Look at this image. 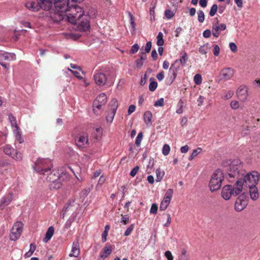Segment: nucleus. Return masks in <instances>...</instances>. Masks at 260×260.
I'll list each match as a JSON object with an SVG mask.
<instances>
[{"mask_svg": "<svg viewBox=\"0 0 260 260\" xmlns=\"http://www.w3.org/2000/svg\"><path fill=\"white\" fill-rule=\"evenodd\" d=\"M67 0H51L54 9L50 14V18L54 22H59L66 17V8L68 6Z\"/></svg>", "mask_w": 260, "mask_h": 260, "instance_id": "obj_1", "label": "nucleus"}, {"mask_svg": "<svg viewBox=\"0 0 260 260\" xmlns=\"http://www.w3.org/2000/svg\"><path fill=\"white\" fill-rule=\"evenodd\" d=\"M225 171L227 172L230 178H236L239 180L244 175V171L242 170V165L239 159H235L231 162L225 161L222 164Z\"/></svg>", "mask_w": 260, "mask_h": 260, "instance_id": "obj_2", "label": "nucleus"}, {"mask_svg": "<svg viewBox=\"0 0 260 260\" xmlns=\"http://www.w3.org/2000/svg\"><path fill=\"white\" fill-rule=\"evenodd\" d=\"M68 6L66 8V18L68 21L72 24L77 22V19L83 16L84 14L82 8L67 0Z\"/></svg>", "mask_w": 260, "mask_h": 260, "instance_id": "obj_3", "label": "nucleus"}, {"mask_svg": "<svg viewBox=\"0 0 260 260\" xmlns=\"http://www.w3.org/2000/svg\"><path fill=\"white\" fill-rule=\"evenodd\" d=\"M47 175L46 180L50 183L49 187L51 189H58L60 188L61 186V181H63L66 180H68L69 176L66 173H61L60 174L59 172L57 171L50 170V172L48 173V174L46 173Z\"/></svg>", "mask_w": 260, "mask_h": 260, "instance_id": "obj_4", "label": "nucleus"}, {"mask_svg": "<svg viewBox=\"0 0 260 260\" xmlns=\"http://www.w3.org/2000/svg\"><path fill=\"white\" fill-rule=\"evenodd\" d=\"M242 181H237L235 187L231 185H225L222 189L221 196L225 200L230 199L232 196H236L240 194L242 190Z\"/></svg>", "mask_w": 260, "mask_h": 260, "instance_id": "obj_5", "label": "nucleus"}, {"mask_svg": "<svg viewBox=\"0 0 260 260\" xmlns=\"http://www.w3.org/2000/svg\"><path fill=\"white\" fill-rule=\"evenodd\" d=\"M223 180L224 175L222 171L220 169L215 170L212 174L209 183L210 190L213 192L220 189Z\"/></svg>", "mask_w": 260, "mask_h": 260, "instance_id": "obj_6", "label": "nucleus"}, {"mask_svg": "<svg viewBox=\"0 0 260 260\" xmlns=\"http://www.w3.org/2000/svg\"><path fill=\"white\" fill-rule=\"evenodd\" d=\"M38 2L28 1L26 3L25 6L31 11H38L40 9L44 10H49L52 8L51 0H37Z\"/></svg>", "mask_w": 260, "mask_h": 260, "instance_id": "obj_7", "label": "nucleus"}, {"mask_svg": "<svg viewBox=\"0 0 260 260\" xmlns=\"http://www.w3.org/2000/svg\"><path fill=\"white\" fill-rule=\"evenodd\" d=\"M52 167V161L49 158H39L35 164L34 169L41 175L48 174Z\"/></svg>", "mask_w": 260, "mask_h": 260, "instance_id": "obj_8", "label": "nucleus"}, {"mask_svg": "<svg viewBox=\"0 0 260 260\" xmlns=\"http://www.w3.org/2000/svg\"><path fill=\"white\" fill-rule=\"evenodd\" d=\"M259 178L258 173L256 171H252L247 174H245V172H244L243 176L241 177L239 179V180L242 181V189H243L244 184H245L246 186L247 185L248 187L250 186V185H256L259 180ZM237 181H239V180Z\"/></svg>", "mask_w": 260, "mask_h": 260, "instance_id": "obj_9", "label": "nucleus"}, {"mask_svg": "<svg viewBox=\"0 0 260 260\" xmlns=\"http://www.w3.org/2000/svg\"><path fill=\"white\" fill-rule=\"evenodd\" d=\"M107 102L106 95L104 93H101L94 101L93 103V111L96 115L101 114V109L105 105Z\"/></svg>", "mask_w": 260, "mask_h": 260, "instance_id": "obj_10", "label": "nucleus"}, {"mask_svg": "<svg viewBox=\"0 0 260 260\" xmlns=\"http://www.w3.org/2000/svg\"><path fill=\"white\" fill-rule=\"evenodd\" d=\"M23 227V224L21 221H17L14 224L10 235L11 240L16 241L20 238Z\"/></svg>", "mask_w": 260, "mask_h": 260, "instance_id": "obj_11", "label": "nucleus"}, {"mask_svg": "<svg viewBox=\"0 0 260 260\" xmlns=\"http://www.w3.org/2000/svg\"><path fill=\"white\" fill-rule=\"evenodd\" d=\"M118 107V101L115 99H112L109 104V111L106 117L107 122L111 123L113 121Z\"/></svg>", "mask_w": 260, "mask_h": 260, "instance_id": "obj_12", "label": "nucleus"}, {"mask_svg": "<svg viewBox=\"0 0 260 260\" xmlns=\"http://www.w3.org/2000/svg\"><path fill=\"white\" fill-rule=\"evenodd\" d=\"M75 142L79 148H87L89 144L88 134L85 132L79 133L75 138Z\"/></svg>", "mask_w": 260, "mask_h": 260, "instance_id": "obj_13", "label": "nucleus"}, {"mask_svg": "<svg viewBox=\"0 0 260 260\" xmlns=\"http://www.w3.org/2000/svg\"><path fill=\"white\" fill-rule=\"evenodd\" d=\"M16 59V55L13 53L5 52L0 54V64L5 69L9 66V62Z\"/></svg>", "mask_w": 260, "mask_h": 260, "instance_id": "obj_14", "label": "nucleus"}, {"mask_svg": "<svg viewBox=\"0 0 260 260\" xmlns=\"http://www.w3.org/2000/svg\"><path fill=\"white\" fill-rule=\"evenodd\" d=\"M77 27L80 31H85L90 28V23L89 21V16L87 15H84L80 18L77 19Z\"/></svg>", "mask_w": 260, "mask_h": 260, "instance_id": "obj_15", "label": "nucleus"}, {"mask_svg": "<svg viewBox=\"0 0 260 260\" xmlns=\"http://www.w3.org/2000/svg\"><path fill=\"white\" fill-rule=\"evenodd\" d=\"M4 152L6 154L10 155L16 160H20L22 158L21 154L17 150H14L10 145H6L4 147Z\"/></svg>", "mask_w": 260, "mask_h": 260, "instance_id": "obj_16", "label": "nucleus"}, {"mask_svg": "<svg viewBox=\"0 0 260 260\" xmlns=\"http://www.w3.org/2000/svg\"><path fill=\"white\" fill-rule=\"evenodd\" d=\"M180 69V64H179L178 60H176L173 63L169 69V74H170V84L175 80L177 72Z\"/></svg>", "mask_w": 260, "mask_h": 260, "instance_id": "obj_17", "label": "nucleus"}, {"mask_svg": "<svg viewBox=\"0 0 260 260\" xmlns=\"http://www.w3.org/2000/svg\"><path fill=\"white\" fill-rule=\"evenodd\" d=\"M215 20L216 22H214L212 24V32L214 37L218 38L220 35V31L225 30L226 26L224 23L219 24L217 18Z\"/></svg>", "mask_w": 260, "mask_h": 260, "instance_id": "obj_18", "label": "nucleus"}, {"mask_svg": "<svg viewBox=\"0 0 260 260\" xmlns=\"http://www.w3.org/2000/svg\"><path fill=\"white\" fill-rule=\"evenodd\" d=\"M238 99L244 102L246 101L248 96V88L245 85L240 86L237 91Z\"/></svg>", "mask_w": 260, "mask_h": 260, "instance_id": "obj_19", "label": "nucleus"}, {"mask_svg": "<svg viewBox=\"0 0 260 260\" xmlns=\"http://www.w3.org/2000/svg\"><path fill=\"white\" fill-rule=\"evenodd\" d=\"M95 83L99 86H103L106 84L107 78L106 75L103 73H96L93 76Z\"/></svg>", "mask_w": 260, "mask_h": 260, "instance_id": "obj_20", "label": "nucleus"}, {"mask_svg": "<svg viewBox=\"0 0 260 260\" xmlns=\"http://www.w3.org/2000/svg\"><path fill=\"white\" fill-rule=\"evenodd\" d=\"M234 73V70L231 68L223 69L220 73L221 79L226 81L231 79Z\"/></svg>", "mask_w": 260, "mask_h": 260, "instance_id": "obj_21", "label": "nucleus"}, {"mask_svg": "<svg viewBox=\"0 0 260 260\" xmlns=\"http://www.w3.org/2000/svg\"><path fill=\"white\" fill-rule=\"evenodd\" d=\"M13 200V194L9 193L0 200V210L4 209Z\"/></svg>", "mask_w": 260, "mask_h": 260, "instance_id": "obj_22", "label": "nucleus"}, {"mask_svg": "<svg viewBox=\"0 0 260 260\" xmlns=\"http://www.w3.org/2000/svg\"><path fill=\"white\" fill-rule=\"evenodd\" d=\"M113 246L109 244H106L105 246L103 249L102 251L100 253V257L104 259L110 255L112 251Z\"/></svg>", "mask_w": 260, "mask_h": 260, "instance_id": "obj_23", "label": "nucleus"}, {"mask_svg": "<svg viewBox=\"0 0 260 260\" xmlns=\"http://www.w3.org/2000/svg\"><path fill=\"white\" fill-rule=\"evenodd\" d=\"M80 247L78 241H74L73 243L72 248L69 256L70 257H77L80 254Z\"/></svg>", "mask_w": 260, "mask_h": 260, "instance_id": "obj_24", "label": "nucleus"}, {"mask_svg": "<svg viewBox=\"0 0 260 260\" xmlns=\"http://www.w3.org/2000/svg\"><path fill=\"white\" fill-rule=\"evenodd\" d=\"M246 201L238 198L235 202V209L237 211H241L243 210L246 206Z\"/></svg>", "mask_w": 260, "mask_h": 260, "instance_id": "obj_25", "label": "nucleus"}, {"mask_svg": "<svg viewBox=\"0 0 260 260\" xmlns=\"http://www.w3.org/2000/svg\"><path fill=\"white\" fill-rule=\"evenodd\" d=\"M249 188V193L250 198L252 200H256L258 198V191L257 188L255 186H251L248 187Z\"/></svg>", "mask_w": 260, "mask_h": 260, "instance_id": "obj_26", "label": "nucleus"}, {"mask_svg": "<svg viewBox=\"0 0 260 260\" xmlns=\"http://www.w3.org/2000/svg\"><path fill=\"white\" fill-rule=\"evenodd\" d=\"M92 136L96 141H100L102 138L103 135V130L101 126H98L95 128L92 133Z\"/></svg>", "mask_w": 260, "mask_h": 260, "instance_id": "obj_27", "label": "nucleus"}, {"mask_svg": "<svg viewBox=\"0 0 260 260\" xmlns=\"http://www.w3.org/2000/svg\"><path fill=\"white\" fill-rule=\"evenodd\" d=\"M152 114L150 111H147L144 113V121L145 122L146 124L148 126H150L152 124Z\"/></svg>", "mask_w": 260, "mask_h": 260, "instance_id": "obj_28", "label": "nucleus"}, {"mask_svg": "<svg viewBox=\"0 0 260 260\" xmlns=\"http://www.w3.org/2000/svg\"><path fill=\"white\" fill-rule=\"evenodd\" d=\"M54 233V229L52 226H50L47 231L45 237L44 238V242H47L51 239Z\"/></svg>", "mask_w": 260, "mask_h": 260, "instance_id": "obj_29", "label": "nucleus"}, {"mask_svg": "<svg viewBox=\"0 0 260 260\" xmlns=\"http://www.w3.org/2000/svg\"><path fill=\"white\" fill-rule=\"evenodd\" d=\"M140 59L136 60V67L137 68H141L143 64V61L147 58V55L145 53L141 52Z\"/></svg>", "mask_w": 260, "mask_h": 260, "instance_id": "obj_30", "label": "nucleus"}, {"mask_svg": "<svg viewBox=\"0 0 260 260\" xmlns=\"http://www.w3.org/2000/svg\"><path fill=\"white\" fill-rule=\"evenodd\" d=\"M182 55L180 59L178 60L179 64L182 66H184L188 60V56L187 53L185 52H183L181 53Z\"/></svg>", "mask_w": 260, "mask_h": 260, "instance_id": "obj_31", "label": "nucleus"}, {"mask_svg": "<svg viewBox=\"0 0 260 260\" xmlns=\"http://www.w3.org/2000/svg\"><path fill=\"white\" fill-rule=\"evenodd\" d=\"M9 119L11 122L12 127H15L16 128V129H15L14 131H18L19 129V127L17 125V121L15 117L12 114H9Z\"/></svg>", "mask_w": 260, "mask_h": 260, "instance_id": "obj_32", "label": "nucleus"}, {"mask_svg": "<svg viewBox=\"0 0 260 260\" xmlns=\"http://www.w3.org/2000/svg\"><path fill=\"white\" fill-rule=\"evenodd\" d=\"M209 45L208 43H206L201 46L199 49V51L202 54H206L207 52L209 50Z\"/></svg>", "mask_w": 260, "mask_h": 260, "instance_id": "obj_33", "label": "nucleus"}, {"mask_svg": "<svg viewBox=\"0 0 260 260\" xmlns=\"http://www.w3.org/2000/svg\"><path fill=\"white\" fill-rule=\"evenodd\" d=\"M170 202L171 201H169L168 200L163 199L159 206L160 210L165 211L167 208Z\"/></svg>", "mask_w": 260, "mask_h": 260, "instance_id": "obj_34", "label": "nucleus"}, {"mask_svg": "<svg viewBox=\"0 0 260 260\" xmlns=\"http://www.w3.org/2000/svg\"><path fill=\"white\" fill-rule=\"evenodd\" d=\"M156 181L157 182H159L162 179V177H164V176L165 175V173L163 171H161L159 168L156 170Z\"/></svg>", "mask_w": 260, "mask_h": 260, "instance_id": "obj_35", "label": "nucleus"}, {"mask_svg": "<svg viewBox=\"0 0 260 260\" xmlns=\"http://www.w3.org/2000/svg\"><path fill=\"white\" fill-rule=\"evenodd\" d=\"M164 44L163 34L161 32H159L157 36V45L158 46H162Z\"/></svg>", "mask_w": 260, "mask_h": 260, "instance_id": "obj_36", "label": "nucleus"}, {"mask_svg": "<svg viewBox=\"0 0 260 260\" xmlns=\"http://www.w3.org/2000/svg\"><path fill=\"white\" fill-rule=\"evenodd\" d=\"M173 194V190L172 189L169 188L166 191L164 199L168 200L169 201H171Z\"/></svg>", "mask_w": 260, "mask_h": 260, "instance_id": "obj_37", "label": "nucleus"}, {"mask_svg": "<svg viewBox=\"0 0 260 260\" xmlns=\"http://www.w3.org/2000/svg\"><path fill=\"white\" fill-rule=\"evenodd\" d=\"M201 150L202 149L200 147H198L196 149L193 150L191 154L189 157V160H192L196 156L198 155V154H199L201 152Z\"/></svg>", "mask_w": 260, "mask_h": 260, "instance_id": "obj_38", "label": "nucleus"}, {"mask_svg": "<svg viewBox=\"0 0 260 260\" xmlns=\"http://www.w3.org/2000/svg\"><path fill=\"white\" fill-rule=\"evenodd\" d=\"M197 14L198 21L201 23L203 22L205 20V15L204 12L202 10H199L198 11Z\"/></svg>", "mask_w": 260, "mask_h": 260, "instance_id": "obj_39", "label": "nucleus"}, {"mask_svg": "<svg viewBox=\"0 0 260 260\" xmlns=\"http://www.w3.org/2000/svg\"><path fill=\"white\" fill-rule=\"evenodd\" d=\"M170 151V147L168 144H165L163 146L162 149V153L165 156H167L169 154Z\"/></svg>", "mask_w": 260, "mask_h": 260, "instance_id": "obj_40", "label": "nucleus"}, {"mask_svg": "<svg viewBox=\"0 0 260 260\" xmlns=\"http://www.w3.org/2000/svg\"><path fill=\"white\" fill-rule=\"evenodd\" d=\"M218 10V6L216 4H214L211 8L209 12V15L213 17L215 15Z\"/></svg>", "mask_w": 260, "mask_h": 260, "instance_id": "obj_41", "label": "nucleus"}, {"mask_svg": "<svg viewBox=\"0 0 260 260\" xmlns=\"http://www.w3.org/2000/svg\"><path fill=\"white\" fill-rule=\"evenodd\" d=\"M135 228V224H131L126 230V231L124 232V236H129L132 231L134 230Z\"/></svg>", "mask_w": 260, "mask_h": 260, "instance_id": "obj_42", "label": "nucleus"}, {"mask_svg": "<svg viewBox=\"0 0 260 260\" xmlns=\"http://www.w3.org/2000/svg\"><path fill=\"white\" fill-rule=\"evenodd\" d=\"M16 131V141L19 143H22L23 142V139L21 135L20 132L19 131V129Z\"/></svg>", "mask_w": 260, "mask_h": 260, "instance_id": "obj_43", "label": "nucleus"}, {"mask_svg": "<svg viewBox=\"0 0 260 260\" xmlns=\"http://www.w3.org/2000/svg\"><path fill=\"white\" fill-rule=\"evenodd\" d=\"M193 80L196 84L200 85L201 84L202 81L201 75L199 74H196L194 76Z\"/></svg>", "mask_w": 260, "mask_h": 260, "instance_id": "obj_44", "label": "nucleus"}, {"mask_svg": "<svg viewBox=\"0 0 260 260\" xmlns=\"http://www.w3.org/2000/svg\"><path fill=\"white\" fill-rule=\"evenodd\" d=\"M129 216L128 215L121 214V222L124 225L127 224L129 222Z\"/></svg>", "mask_w": 260, "mask_h": 260, "instance_id": "obj_45", "label": "nucleus"}, {"mask_svg": "<svg viewBox=\"0 0 260 260\" xmlns=\"http://www.w3.org/2000/svg\"><path fill=\"white\" fill-rule=\"evenodd\" d=\"M143 138V133L142 132H140L136 138V141H135V144L137 146H139L141 144V142L142 141Z\"/></svg>", "mask_w": 260, "mask_h": 260, "instance_id": "obj_46", "label": "nucleus"}, {"mask_svg": "<svg viewBox=\"0 0 260 260\" xmlns=\"http://www.w3.org/2000/svg\"><path fill=\"white\" fill-rule=\"evenodd\" d=\"M183 101L182 100H180L178 103V107L179 108L176 110V113L178 114H181L183 113Z\"/></svg>", "mask_w": 260, "mask_h": 260, "instance_id": "obj_47", "label": "nucleus"}, {"mask_svg": "<svg viewBox=\"0 0 260 260\" xmlns=\"http://www.w3.org/2000/svg\"><path fill=\"white\" fill-rule=\"evenodd\" d=\"M157 86V83L155 81H151L149 85V89L151 91H154Z\"/></svg>", "mask_w": 260, "mask_h": 260, "instance_id": "obj_48", "label": "nucleus"}, {"mask_svg": "<svg viewBox=\"0 0 260 260\" xmlns=\"http://www.w3.org/2000/svg\"><path fill=\"white\" fill-rule=\"evenodd\" d=\"M230 105H231V107L233 109H235V110L238 109L239 107V102L237 101H235V100L231 101Z\"/></svg>", "mask_w": 260, "mask_h": 260, "instance_id": "obj_49", "label": "nucleus"}, {"mask_svg": "<svg viewBox=\"0 0 260 260\" xmlns=\"http://www.w3.org/2000/svg\"><path fill=\"white\" fill-rule=\"evenodd\" d=\"M158 206L156 204H152L151 205L150 212V213L156 214L157 211Z\"/></svg>", "mask_w": 260, "mask_h": 260, "instance_id": "obj_50", "label": "nucleus"}, {"mask_svg": "<svg viewBox=\"0 0 260 260\" xmlns=\"http://www.w3.org/2000/svg\"><path fill=\"white\" fill-rule=\"evenodd\" d=\"M174 14L175 13L170 10H167L165 11V16L169 19L172 18L174 16Z\"/></svg>", "mask_w": 260, "mask_h": 260, "instance_id": "obj_51", "label": "nucleus"}, {"mask_svg": "<svg viewBox=\"0 0 260 260\" xmlns=\"http://www.w3.org/2000/svg\"><path fill=\"white\" fill-rule=\"evenodd\" d=\"M139 169L140 168L138 166H136L131 171L129 175L133 177H135L139 170Z\"/></svg>", "mask_w": 260, "mask_h": 260, "instance_id": "obj_52", "label": "nucleus"}, {"mask_svg": "<svg viewBox=\"0 0 260 260\" xmlns=\"http://www.w3.org/2000/svg\"><path fill=\"white\" fill-rule=\"evenodd\" d=\"M151 46H152L151 42L149 41L146 43V46L145 47V52L144 53L145 54L148 53L150 52L151 48Z\"/></svg>", "mask_w": 260, "mask_h": 260, "instance_id": "obj_53", "label": "nucleus"}, {"mask_svg": "<svg viewBox=\"0 0 260 260\" xmlns=\"http://www.w3.org/2000/svg\"><path fill=\"white\" fill-rule=\"evenodd\" d=\"M77 78L79 79H83V77L80 76V69H79L78 71H73L72 70H69Z\"/></svg>", "mask_w": 260, "mask_h": 260, "instance_id": "obj_54", "label": "nucleus"}, {"mask_svg": "<svg viewBox=\"0 0 260 260\" xmlns=\"http://www.w3.org/2000/svg\"><path fill=\"white\" fill-rule=\"evenodd\" d=\"M164 99L160 98L155 102L154 106L155 107H158V106L161 107L164 105Z\"/></svg>", "mask_w": 260, "mask_h": 260, "instance_id": "obj_55", "label": "nucleus"}, {"mask_svg": "<svg viewBox=\"0 0 260 260\" xmlns=\"http://www.w3.org/2000/svg\"><path fill=\"white\" fill-rule=\"evenodd\" d=\"M139 49V46L137 44H134L131 49V52L132 54H135L138 52Z\"/></svg>", "mask_w": 260, "mask_h": 260, "instance_id": "obj_56", "label": "nucleus"}, {"mask_svg": "<svg viewBox=\"0 0 260 260\" xmlns=\"http://www.w3.org/2000/svg\"><path fill=\"white\" fill-rule=\"evenodd\" d=\"M165 256L167 258V260H173L174 258L170 251H166L165 252Z\"/></svg>", "mask_w": 260, "mask_h": 260, "instance_id": "obj_57", "label": "nucleus"}, {"mask_svg": "<svg viewBox=\"0 0 260 260\" xmlns=\"http://www.w3.org/2000/svg\"><path fill=\"white\" fill-rule=\"evenodd\" d=\"M233 94H234V92L233 91H229L227 93H226L224 96H223V99L224 100H228V99H230V98H231L232 97V96L233 95Z\"/></svg>", "mask_w": 260, "mask_h": 260, "instance_id": "obj_58", "label": "nucleus"}, {"mask_svg": "<svg viewBox=\"0 0 260 260\" xmlns=\"http://www.w3.org/2000/svg\"><path fill=\"white\" fill-rule=\"evenodd\" d=\"M220 48L217 45H215L214 46L213 48V54L215 56H217L219 54Z\"/></svg>", "mask_w": 260, "mask_h": 260, "instance_id": "obj_59", "label": "nucleus"}, {"mask_svg": "<svg viewBox=\"0 0 260 260\" xmlns=\"http://www.w3.org/2000/svg\"><path fill=\"white\" fill-rule=\"evenodd\" d=\"M74 203V200H70L67 204H66V206H65L63 207V210L65 211V212H67L70 209V206H72V204Z\"/></svg>", "mask_w": 260, "mask_h": 260, "instance_id": "obj_60", "label": "nucleus"}, {"mask_svg": "<svg viewBox=\"0 0 260 260\" xmlns=\"http://www.w3.org/2000/svg\"><path fill=\"white\" fill-rule=\"evenodd\" d=\"M136 107L135 105H130L128 107V111H127L128 115H131L132 113L135 112V111L136 110Z\"/></svg>", "mask_w": 260, "mask_h": 260, "instance_id": "obj_61", "label": "nucleus"}, {"mask_svg": "<svg viewBox=\"0 0 260 260\" xmlns=\"http://www.w3.org/2000/svg\"><path fill=\"white\" fill-rule=\"evenodd\" d=\"M156 78L158 81H162L164 78V72L161 71L156 75Z\"/></svg>", "mask_w": 260, "mask_h": 260, "instance_id": "obj_62", "label": "nucleus"}, {"mask_svg": "<svg viewBox=\"0 0 260 260\" xmlns=\"http://www.w3.org/2000/svg\"><path fill=\"white\" fill-rule=\"evenodd\" d=\"M211 34V30L210 29H206L203 32V36L206 38H208L210 37Z\"/></svg>", "mask_w": 260, "mask_h": 260, "instance_id": "obj_63", "label": "nucleus"}, {"mask_svg": "<svg viewBox=\"0 0 260 260\" xmlns=\"http://www.w3.org/2000/svg\"><path fill=\"white\" fill-rule=\"evenodd\" d=\"M230 49L234 52L237 51V47L234 43H230L229 44Z\"/></svg>", "mask_w": 260, "mask_h": 260, "instance_id": "obj_64", "label": "nucleus"}]
</instances>
